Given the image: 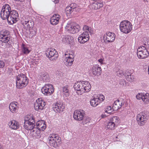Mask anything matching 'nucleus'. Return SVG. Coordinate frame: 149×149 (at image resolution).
Returning <instances> with one entry per match:
<instances>
[{"label":"nucleus","instance_id":"nucleus-16","mask_svg":"<svg viewBox=\"0 0 149 149\" xmlns=\"http://www.w3.org/2000/svg\"><path fill=\"white\" fill-rule=\"evenodd\" d=\"M83 83L82 81H77L74 84V89L78 91L77 93L79 95H81L83 93Z\"/></svg>","mask_w":149,"mask_h":149},{"label":"nucleus","instance_id":"nucleus-38","mask_svg":"<svg viewBox=\"0 0 149 149\" xmlns=\"http://www.w3.org/2000/svg\"><path fill=\"white\" fill-rule=\"evenodd\" d=\"M82 120H83L82 123L83 125H84L89 123L91 120L88 117L84 116V117Z\"/></svg>","mask_w":149,"mask_h":149},{"label":"nucleus","instance_id":"nucleus-30","mask_svg":"<svg viewBox=\"0 0 149 149\" xmlns=\"http://www.w3.org/2000/svg\"><path fill=\"white\" fill-rule=\"evenodd\" d=\"M10 36L3 37H0V41L3 42L8 43L10 41Z\"/></svg>","mask_w":149,"mask_h":149},{"label":"nucleus","instance_id":"nucleus-40","mask_svg":"<svg viewBox=\"0 0 149 149\" xmlns=\"http://www.w3.org/2000/svg\"><path fill=\"white\" fill-rule=\"evenodd\" d=\"M34 25V22H31V21H29L28 22V23L26 26V29H30V28H32Z\"/></svg>","mask_w":149,"mask_h":149},{"label":"nucleus","instance_id":"nucleus-10","mask_svg":"<svg viewBox=\"0 0 149 149\" xmlns=\"http://www.w3.org/2000/svg\"><path fill=\"white\" fill-rule=\"evenodd\" d=\"M54 91L53 86L50 84H46L41 89L42 93L45 95H49Z\"/></svg>","mask_w":149,"mask_h":149},{"label":"nucleus","instance_id":"nucleus-41","mask_svg":"<svg viewBox=\"0 0 149 149\" xmlns=\"http://www.w3.org/2000/svg\"><path fill=\"white\" fill-rule=\"evenodd\" d=\"M29 21L26 19H23L21 21L22 23L24 26V28L25 29H26V26H27Z\"/></svg>","mask_w":149,"mask_h":149},{"label":"nucleus","instance_id":"nucleus-31","mask_svg":"<svg viewBox=\"0 0 149 149\" xmlns=\"http://www.w3.org/2000/svg\"><path fill=\"white\" fill-rule=\"evenodd\" d=\"M119 119L117 116H113L111 119L110 121L113 123H114L115 125L118 124L119 122Z\"/></svg>","mask_w":149,"mask_h":149},{"label":"nucleus","instance_id":"nucleus-29","mask_svg":"<svg viewBox=\"0 0 149 149\" xmlns=\"http://www.w3.org/2000/svg\"><path fill=\"white\" fill-rule=\"evenodd\" d=\"M10 31L7 30H3L0 31V37H3L10 36Z\"/></svg>","mask_w":149,"mask_h":149},{"label":"nucleus","instance_id":"nucleus-50","mask_svg":"<svg viewBox=\"0 0 149 149\" xmlns=\"http://www.w3.org/2000/svg\"><path fill=\"white\" fill-rule=\"evenodd\" d=\"M4 63L2 61H0V68H2L4 66Z\"/></svg>","mask_w":149,"mask_h":149},{"label":"nucleus","instance_id":"nucleus-25","mask_svg":"<svg viewBox=\"0 0 149 149\" xmlns=\"http://www.w3.org/2000/svg\"><path fill=\"white\" fill-rule=\"evenodd\" d=\"M101 102V100L99 98L94 97L91 99L90 101L91 105L93 107H95L97 106Z\"/></svg>","mask_w":149,"mask_h":149},{"label":"nucleus","instance_id":"nucleus-14","mask_svg":"<svg viewBox=\"0 0 149 149\" xmlns=\"http://www.w3.org/2000/svg\"><path fill=\"white\" fill-rule=\"evenodd\" d=\"M52 108L56 112L61 113L63 111L65 106L62 102H59L53 104Z\"/></svg>","mask_w":149,"mask_h":149},{"label":"nucleus","instance_id":"nucleus-1","mask_svg":"<svg viewBox=\"0 0 149 149\" xmlns=\"http://www.w3.org/2000/svg\"><path fill=\"white\" fill-rule=\"evenodd\" d=\"M29 80L23 74H20L16 77V87L18 89H21L26 87L28 84Z\"/></svg>","mask_w":149,"mask_h":149},{"label":"nucleus","instance_id":"nucleus-2","mask_svg":"<svg viewBox=\"0 0 149 149\" xmlns=\"http://www.w3.org/2000/svg\"><path fill=\"white\" fill-rule=\"evenodd\" d=\"M83 29L84 31L78 38L79 42L82 44H84L89 40V37L88 33L91 34L92 33L91 28L89 29V27L87 26H84Z\"/></svg>","mask_w":149,"mask_h":149},{"label":"nucleus","instance_id":"nucleus-9","mask_svg":"<svg viewBox=\"0 0 149 149\" xmlns=\"http://www.w3.org/2000/svg\"><path fill=\"white\" fill-rule=\"evenodd\" d=\"M46 56L50 60H55L58 57V55L56 50L54 48H48L46 51Z\"/></svg>","mask_w":149,"mask_h":149},{"label":"nucleus","instance_id":"nucleus-23","mask_svg":"<svg viewBox=\"0 0 149 149\" xmlns=\"http://www.w3.org/2000/svg\"><path fill=\"white\" fill-rule=\"evenodd\" d=\"M103 5V1L101 0H98L95 1L92 4V6L93 9L96 10L102 8Z\"/></svg>","mask_w":149,"mask_h":149},{"label":"nucleus","instance_id":"nucleus-53","mask_svg":"<svg viewBox=\"0 0 149 149\" xmlns=\"http://www.w3.org/2000/svg\"><path fill=\"white\" fill-rule=\"evenodd\" d=\"M147 42H146L144 44V45H149V38H148L146 40Z\"/></svg>","mask_w":149,"mask_h":149},{"label":"nucleus","instance_id":"nucleus-57","mask_svg":"<svg viewBox=\"0 0 149 149\" xmlns=\"http://www.w3.org/2000/svg\"><path fill=\"white\" fill-rule=\"evenodd\" d=\"M0 149H3L2 147L1 146H0Z\"/></svg>","mask_w":149,"mask_h":149},{"label":"nucleus","instance_id":"nucleus-61","mask_svg":"<svg viewBox=\"0 0 149 149\" xmlns=\"http://www.w3.org/2000/svg\"><path fill=\"white\" fill-rule=\"evenodd\" d=\"M144 1H147V0H143Z\"/></svg>","mask_w":149,"mask_h":149},{"label":"nucleus","instance_id":"nucleus-5","mask_svg":"<svg viewBox=\"0 0 149 149\" xmlns=\"http://www.w3.org/2000/svg\"><path fill=\"white\" fill-rule=\"evenodd\" d=\"M24 120V126L25 129L31 130L35 127V122L33 117L30 116H26Z\"/></svg>","mask_w":149,"mask_h":149},{"label":"nucleus","instance_id":"nucleus-46","mask_svg":"<svg viewBox=\"0 0 149 149\" xmlns=\"http://www.w3.org/2000/svg\"><path fill=\"white\" fill-rule=\"evenodd\" d=\"M143 47H145L144 46H140L137 49V54L139 53V52H142V51H143Z\"/></svg>","mask_w":149,"mask_h":149},{"label":"nucleus","instance_id":"nucleus-3","mask_svg":"<svg viewBox=\"0 0 149 149\" xmlns=\"http://www.w3.org/2000/svg\"><path fill=\"white\" fill-rule=\"evenodd\" d=\"M59 138V136L57 135L53 134L50 135L48 139V145L51 147L57 148L60 144L61 139Z\"/></svg>","mask_w":149,"mask_h":149},{"label":"nucleus","instance_id":"nucleus-59","mask_svg":"<svg viewBox=\"0 0 149 149\" xmlns=\"http://www.w3.org/2000/svg\"><path fill=\"white\" fill-rule=\"evenodd\" d=\"M45 125L46 126V125L45 124V125H44V126H45ZM44 126V125H41V126Z\"/></svg>","mask_w":149,"mask_h":149},{"label":"nucleus","instance_id":"nucleus-44","mask_svg":"<svg viewBox=\"0 0 149 149\" xmlns=\"http://www.w3.org/2000/svg\"><path fill=\"white\" fill-rule=\"evenodd\" d=\"M112 107L110 106H109L107 107L106 109L105 110V113H110L111 112Z\"/></svg>","mask_w":149,"mask_h":149},{"label":"nucleus","instance_id":"nucleus-18","mask_svg":"<svg viewBox=\"0 0 149 149\" xmlns=\"http://www.w3.org/2000/svg\"><path fill=\"white\" fill-rule=\"evenodd\" d=\"M19 105L17 102H14L10 103L9 106V109L13 113H16L18 108Z\"/></svg>","mask_w":149,"mask_h":149},{"label":"nucleus","instance_id":"nucleus-17","mask_svg":"<svg viewBox=\"0 0 149 149\" xmlns=\"http://www.w3.org/2000/svg\"><path fill=\"white\" fill-rule=\"evenodd\" d=\"M143 51L137 53L138 57L141 59L146 58L148 56L149 54V52L147 50L146 47H143Z\"/></svg>","mask_w":149,"mask_h":149},{"label":"nucleus","instance_id":"nucleus-36","mask_svg":"<svg viewBox=\"0 0 149 149\" xmlns=\"http://www.w3.org/2000/svg\"><path fill=\"white\" fill-rule=\"evenodd\" d=\"M115 125V123H112L111 121L108 123L107 126V129L110 130H113L114 129Z\"/></svg>","mask_w":149,"mask_h":149},{"label":"nucleus","instance_id":"nucleus-55","mask_svg":"<svg viewBox=\"0 0 149 149\" xmlns=\"http://www.w3.org/2000/svg\"><path fill=\"white\" fill-rule=\"evenodd\" d=\"M108 115H101V117L102 118H104V117H105L107 116Z\"/></svg>","mask_w":149,"mask_h":149},{"label":"nucleus","instance_id":"nucleus-37","mask_svg":"<svg viewBox=\"0 0 149 149\" xmlns=\"http://www.w3.org/2000/svg\"><path fill=\"white\" fill-rule=\"evenodd\" d=\"M65 11L66 13V14H71L72 12H75L69 6L66 7L65 9Z\"/></svg>","mask_w":149,"mask_h":149},{"label":"nucleus","instance_id":"nucleus-12","mask_svg":"<svg viewBox=\"0 0 149 149\" xmlns=\"http://www.w3.org/2000/svg\"><path fill=\"white\" fill-rule=\"evenodd\" d=\"M45 105V102L41 98H38L34 103L35 109L37 111L42 110L43 109Z\"/></svg>","mask_w":149,"mask_h":149},{"label":"nucleus","instance_id":"nucleus-21","mask_svg":"<svg viewBox=\"0 0 149 149\" xmlns=\"http://www.w3.org/2000/svg\"><path fill=\"white\" fill-rule=\"evenodd\" d=\"M83 82L82 88L83 91V93H84L88 92L90 91L91 86L90 84L86 81H82Z\"/></svg>","mask_w":149,"mask_h":149},{"label":"nucleus","instance_id":"nucleus-19","mask_svg":"<svg viewBox=\"0 0 149 149\" xmlns=\"http://www.w3.org/2000/svg\"><path fill=\"white\" fill-rule=\"evenodd\" d=\"M74 61V57L73 55L70 54V56L66 57L64 61V62L65 65L68 66H71L73 64Z\"/></svg>","mask_w":149,"mask_h":149},{"label":"nucleus","instance_id":"nucleus-24","mask_svg":"<svg viewBox=\"0 0 149 149\" xmlns=\"http://www.w3.org/2000/svg\"><path fill=\"white\" fill-rule=\"evenodd\" d=\"M31 133L33 137L36 138H39L41 137L40 132L39 130H38L36 127H34Z\"/></svg>","mask_w":149,"mask_h":149},{"label":"nucleus","instance_id":"nucleus-54","mask_svg":"<svg viewBox=\"0 0 149 149\" xmlns=\"http://www.w3.org/2000/svg\"><path fill=\"white\" fill-rule=\"evenodd\" d=\"M99 62L100 63H102L103 60L102 58H100L98 60Z\"/></svg>","mask_w":149,"mask_h":149},{"label":"nucleus","instance_id":"nucleus-47","mask_svg":"<svg viewBox=\"0 0 149 149\" xmlns=\"http://www.w3.org/2000/svg\"><path fill=\"white\" fill-rule=\"evenodd\" d=\"M143 94L142 93H138L136 96V98L138 100L142 99Z\"/></svg>","mask_w":149,"mask_h":149},{"label":"nucleus","instance_id":"nucleus-45","mask_svg":"<svg viewBox=\"0 0 149 149\" xmlns=\"http://www.w3.org/2000/svg\"><path fill=\"white\" fill-rule=\"evenodd\" d=\"M126 81L124 79L120 80L119 81V84L121 85H126Z\"/></svg>","mask_w":149,"mask_h":149},{"label":"nucleus","instance_id":"nucleus-62","mask_svg":"<svg viewBox=\"0 0 149 149\" xmlns=\"http://www.w3.org/2000/svg\"><path fill=\"white\" fill-rule=\"evenodd\" d=\"M116 138H117V136H116Z\"/></svg>","mask_w":149,"mask_h":149},{"label":"nucleus","instance_id":"nucleus-26","mask_svg":"<svg viewBox=\"0 0 149 149\" xmlns=\"http://www.w3.org/2000/svg\"><path fill=\"white\" fill-rule=\"evenodd\" d=\"M8 125L9 127L14 130L17 129L19 127V123L15 120H13L9 122Z\"/></svg>","mask_w":149,"mask_h":149},{"label":"nucleus","instance_id":"nucleus-11","mask_svg":"<svg viewBox=\"0 0 149 149\" xmlns=\"http://www.w3.org/2000/svg\"><path fill=\"white\" fill-rule=\"evenodd\" d=\"M66 29L70 31L72 33L78 32L80 29V26L78 24H73L72 23L68 24L65 27Z\"/></svg>","mask_w":149,"mask_h":149},{"label":"nucleus","instance_id":"nucleus-7","mask_svg":"<svg viewBox=\"0 0 149 149\" xmlns=\"http://www.w3.org/2000/svg\"><path fill=\"white\" fill-rule=\"evenodd\" d=\"M11 8L10 6L8 4H6L2 7L1 11V17L3 20L7 19L10 14Z\"/></svg>","mask_w":149,"mask_h":149},{"label":"nucleus","instance_id":"nucleus-22","mask_svg":"<svg viewBox=\"0 0 149 149\" xmlns=\"http://www.w3.org/2000/svg\"><path fill=\"white\" fill-rule=\"evenodd\" d=\"M92 71L93 74L96 76L100 75L102 73L101 68L98 66L97 65H96L93 67Z\"/></svg>","mask_w":149,"mask_h":149},{"label":"nucleus","instance_id":"nucleus-6","mask_svg":"<svg viewBox=\"0 0 149 149\" xmlns=\"http://www.w3.org/2000/svg\"><path fill=\"white\" fill-rule=\"evenodd\" d=\"M120 28L121 32L127 33L132 30V25L129 21H123L120 22Z\"/></svg>","mask_w":149,"mask_h":149},{"label":"nucleus","instance_id":"nucleus-39","mask_svg":"<svg viewBox=\"0 0 149 149\" xmlns=\"http://www.w3.org/2000/svg\"><path fill=\"white\" fill-rule=\"evenodd\" d=\"M68 37L69 38V40H68L67 43H69L71 45H72L74 43V39L72 37L69 35Z\"/></svg>","mask_w":149,"mask_h":149},{"label":"nucleus","instance_id":"nucleus-28","mask_svg":"<svg viewBox=\"0 0 149 149\" xmlns=\"http://www.w3.org/2000/svg\"><path fill=\"white\" fill-rule=\"evenodd\" d=\"M62 91L65 97L68 96L69 95V90L68 89V86L66 85L64 86H63L62 88Z\"/></svg>","mask_w":149,"mask_h":149},{"label":"nucleus","instance_id":"nucleus-34","mask_svg":"<svg viewBox=\"0 0 149 149\" xmlns=\"http://www.w3.org/2000/svg\"><path fill=\"white\" fill-rule=\"evenodd\" d=\"M45 125L44 123H42L40 121H38L36 123V125L37 127H38L39 129L40 130L41 128L42 129V130H45L46 127L45 125L41 126V125Z\"/></svg>","mask_w":149,"mask_h":149},{"label":"nucleus","instance_id":"nucleus-33","mask_svg":"<svg viewBox=\"0 0 149 149\" xmlns=\"http://www.w3.org/2000/svg\"><path fill=\"white\" fill-rule=\"evenodd\" d=\"M22 49L23 53L25 54H29L30 52V51L28 49V48L26 47L25 45L24 44L22 45Z\"/></svg>","mask_w":149,"mask_h":149},{"label":"nucleus","instance_id":"nucleus-51","mask_svg":"<svg viewBox=\"0 0 149 149\" xmlns=\"http://www.w3.org/2000/svg\"><path fill=\"white\" fill-rule=\"evenodd\" d=\"M97 98H99L101 100V101H102L104 100V97L103 95H100V97Z\"/></svg>","mask_w":149,"mask_h":149},{"label":"nucleus","instance_id":"nucleus-32","mask_svg":"<svg viewBox=\"0 0 149 149\" xmlns=\"http://www.w3.org/2000/svg\"><path fill=\"white\" fill-rule=\"evenodd\" d=\"M69 6L75 12L78 11L79 10V7L75 3H72Z\"/></svg>","mask_w":149,"mask_h":149},{"label":"nucleus","instance_id":"nucleus-58","mask_svg":"<svg viewBox=\"0 0 149 149\" xmlns=\"http://www.w3.org/2000/svg\"><path fill=\"white\" fill-rule=\"evenodd\" d=\"M148 74H149V66H148Z\"/></svg>","mask_w":149,"mask_h":149},{"label":"nucleus","instance_id":"nucleus-27","mask_svg":"<svg viewBox=\"0 0 149 149\" xmlns=\"http://www.w3.org/2000/svg\"><path fill=\"white\" fill-rule=\"evenodd\" d=\"M122 106V103L121 101H120L119 100H117L115 101L112 107L113 109L115 110H117L120 109Z\"/></svg>","mask_w":149,"mask_h":149},{"label":"nucleus","instance_id":"nucleus-20","mask_svg":"<svg viewBox=\"0 0 149 149\" xmlns=\"http://www.w3.org/2000/svg\"><path fill=\"white\" fill-rule=\"evenodd\" d=\"M60 17V15L58 14L54 15L50 18V23L53 25L57 24L58 22Z\"/></svg>","mask_w":149,"mask_h":149},{"label":"nucleus","instance_id":"nucleus-15","mask_svg":"<svg viewBox=\"0 0 149 149\" xmlns=\"http://www.w3.org/2000/svg\"><path fill=\"white\" fill-rule=\"evenodd\" d=\"M84 111L83 110H76L74 113L73 117L74 118L78 120H81L84 116Z\"/></svg>","mask_w":149,"mask_h":149},{"label":"nucleus","instance_id":"nucleus-4","mask_svg":"<svg viewBox=\"0 0 149 149\" xmlns=\"http://www.w3.org/2000/svg\"><path fill=\"white\" fill-rule=\"evenodd\" d=\"M149 118V114L148 111H144L137 115L136 120L138 124L143 126L146 123Z\"/></svg>","mask_w":149,"mask_h":149},{"label":"nucleus","instance_id":"nucleus-35","mask_svg":"<svg viewBox=\"0 0 149 149\" xmlns=\"http://www.w3.org/2000/svg\"><path fill=\"white\" fill-rule=\"evenodd\" d=\"M40 76L44 81H47L49 80L48 74H42Z\"/></svg>","mask_w":149,"mask_h":149},{"label":"nucleus","instance_id":"nucleus-8","mask_svg":"<svg viewBox=\"0 0 149 149\" xmlns=\"http://www.w3.org/2000/svg\"><path fill=\"white\" fill-rule=\"evenodd\" d=\"M10 13L8 22L9 24H13L18 20V14L17 12L15 10H11Z\"/></svg>","mask_w":149,"mask_h":149},{"label":"nucleus","instance_id":"nucleus-42","mask_svg":"<svg viewBox=\"0 0 149 149\" xmlns=\"http://www.w3.org/2000/svg\"><path fill=\"white\" fill-rule=\"evenodd\" d=\"M148 98L149 97L145 96L143 94L142 100L144 102L146 103L148 102H149Z\"/></svg>","mask_w":149,"mask_h":149},{"label":"nucleus","instance_id":"nucleus-43","mask_svg":"<svg viewBox=\"0 0 149 149\" xmlns=\"http://www.w3.org/2000/svg\"><path fill=\"white\" fill-rule=\"evenodd\" d=\"M68 36L69 35L63 36L62 37L63 42H64L67 43L68 40H69V38L68 37Z\"/></svg>","mask_w":149,"mask_h":149},{"label":"nucleus","instance_id":"nucleus-13","mask_svg":"<svg viewBox=\"0 0 149 149\" xmlns=\"http://www.w3.org/2000/svg\"><path fill=\"white\" fill-rule=\"evenodd\" d=\"M103 38L105 43L113 42L115 38V34L113 33L108 32L104 35Z\"/></svg>","mask_w":149,"mask_h":149},{"label":"nucleus","instance_id":"nucleus-49","mask_svg":"<svg viewBox=\"0 0 149 149\" xmlns=\"http://www.w3.org/2000/svg\"><path fill=\"white\" fill-rule=\"evenodd\" d=\"M131 73L130 71H126L124 75L125 77L131 75Z\"/></svg>","mask_w":149,"mask_h":149},{"label":"nucleus","instance_id":"nucleus-60","mask_svg":"<svg viewBox=\"0 0 149 149\" xmlns=\"http://www.w3.org/2000/svg\"><path fill=\"white\" fill-rule=\"evenodd\" d=\"M57 2H58V1H56V3H57Z\"/></svg>","mask_w":149,"mask_h":149},{"label":"nucleus","instance_id":"nucleus-48","mask_svg":"<svg viewBox=\"0 0 149 149\" xmlns=\"http://www.w3.org/2000/svg\"><path fill=\"white\" fill-rule=\"evenodd\" d=\"M126 77V79L127 81H129L130 82H132L133 81L132 78L131 77V75L125 77Z\"/></svg>","mask_w":149,"mask_h":149},{"label":"nucleus","instance_id":"nucleus-52","mask_svg":"<svg viewBox=\"0 0 149 149\" xmlns=\"http://www.w3.org/2000/svg\"><path fill=\"white\" fill-rule=\"evenodd\" d=\"M7 44H6V47L8 48L10 47H12V45L11 44H10V41L8 43H6Z\"/></svg>","mask_w":149,"mask_h":149},{"label":"nucleus","instance_id":"nucleus-56","mask_svg":"<svg viewBox=\"0 0 149 149\" xmlns=\"http://www.w3.org/2000/svg\"><path fill=\"white\" fill-rule=\"evenodd\" d=\"M149 95V94L148 93H146V94H145V95H144L145 96H146L147 97H148Z\"/></svg>","mask_w":149,"mask_h":149}]
</instances>
